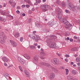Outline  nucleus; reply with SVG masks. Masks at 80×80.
Masks as SVG:
<instances>
[{
  "label": "nucleus",
  "mask_w": 80,
  "mask_h": 80,
  "mask_svg": "<svg viewBox=\"0 0 80 80\" xmlns=\"http://www.w3.org/2000/svg\"><path fill=\"white\" fill-rule=\"evenodd\" d=\"M30 48L31 49H34V48H35V47L34 46H30Z\"/></svg>",
  "instance_id": "32"
},
{
  "label": "nucleus",
  "mask_w": 80,
  "mask_h": 80,
  "mask_svg": "<svg viewBox=\"0 0 80 80\" xmlns=\"http://www.w3.org/2000/svg\"><path fill=\"white\" fill-rule=\"evenodd\" d=\"M55 74L52 72L50 74V76H49V78L50 80H53V78H55Z\"/></svg>",
  "instance_id": "10"
},
{
  "label": "nucleus",
  "mask_w": 80,
  "mask_h": 80,
  "mask_svg": "<svg viewBox=\"0 0 80 80\" xmlns=\"http://www.w3.org/2000/svg\"><path fill=\"white\" fill-rule=\"evenodd\" d=\"M70 38H69V37H68L67 38V40H69Z\"/></svg>",
  "instance_id": "63"
},
{
  "label": "nucleus",
  "mask_w": 80,
  "mask_h": 80,
  "mask_svg": "<svg viewBox=\"0 0 80 80\" xmlns=\"http://www.w3.org/2000/svg\"><path fill=\"white\" fill-rule=\"evenodd\" d=\"M65 35L66 37H67V36H68V33L67 32H65Z\"/></svg>",
  "instance_id": "39"
},
{
  "label": "nucleus",
  "mask_w": 80,
  "mask_h": 80,
  "mask_svg": "<svg viewBox=\"0 0 80 80\" xmlns=\"http://www.w3.org/2000/svg\"><path fill=\"white\" fill-rule=\"evenodd\" d=\"M66 70V75H67L68 74V72H69V71L68 69H65Z\"/></svg>",
  "instance_id": "26"
},
{
  "label": "nucleus",
  "mask_w": 80,
  "mask_h": 80,
  "mask_svg": "<svg viewBox=\"0 0 80 80\" xmlns=\"http://www.w3.org/2000/svg\"><path fill=\"white\" fill-rule=\"evenodd\" d=\"M65 12H66V13H70V11H69V10H65Z\"/></svg>",
  "instance_id": "30"
},
{
  "label": "nucleus",
  "mask_w": 80,
  "mask_h": 80,
  "mask_svg": "<svg viewBox=\"0 0 80 80\" xmlns=\"http://www.w3.org/2000/svg\"><path fill=\"white\" fill-rule=\"evenodd\" d=\"M56 3L57 4H58V5H60V4L61 3V1L60 0H58L56 2Z\"/></svg>",
  "instance_id": "34"
},
{
  "label": "nucleus",
  "mask_w": 80,
  "mask_h": 80,
  "mask_svg": "<svg viewBox=\"0 0 80 80\" xmlns=\"http://www.w3.org/2000/svg\"><path fill=\"white\" fill-rule=\"evenodd\" d=\"M74 57H78V55L77 54H75V55H74Z\"/></svg>",
  "instance_id": "61"
},
{
  "label": "nucleus",
  "mask_w": 80,
  "mask_h": 80,
  "mask_svg": "<svg viewBox=\"0 0 80 80\" xmlns=\"http://www.w3.org/2000/svg\"><path fill=\"white\" fill-rule=\"evenodd\" d=\"M40 58H41V59H44V58H45L44 57H42V56H40Z\"/></svg>",
  "instance_id": "42"
},
{
  "label": "nucleus",
  "mask_w": 80,
  "mask_h": 80,
  "mask_svg": "<svg viewBox=\"0 0 80 80\" xmlns=\"http://www.w3.org/2000/svg\"><path fill=\"white\" fill-rule=\"evenodd\" d=\"M26 7L27 8H28L30 7V5L27 4L26 5Z\"/></svg>",
  "instance_id": "43"
},
{
  "label": "nucleus",
  "mask_w": 80,
  "mask_h": 80,
  "mask_svg": "<svg viewBox=\"0 0 80 80\" xmlns=\"http://www.w3.org/2000/svg\"><path fill=\"white\" fill-rule=\"evenodd\" d=\"M67 20H66L65 19H63L62 20V23H63L64 24V23H65L66 22H67Z\"/></svg>",
  "instance_id": "23"
},
{
  "label": "nucleus",
  "mask_w": 80,
  "mask_h": 80,
  "mask_svg": "<svg viewBox=\"0 0 80 80\" xmlns=\"http://www.w3.org/2000/svg\"><path fill=\"white\" fill-rule=\"evenodd\" d=\"M16 38H18L19 37V33L17 32L14 35Z\"/></svg>",
  "instance_id": "22"
},
{
  "label": "nucleus",
  "mask_w": 80,
  "mask_h": 80,
  "mask_svg": "<svg viewBox=\"0 0 80 80\" xmlns=\"http://www.w3.org/2000/svg\"><path fill=\"white\" fill-rule=\"evenodd\" d=\"M24 2H26V3H28L29 4H30L31 3V2L30 0H24Z\"/></svg>",
  "instance_id": "21"
},
{
  "label": "nucleus",
  "mask_w": 80,
  "mask_h": 80,
  "mask_svg": "<svg viewBox=\"0 0 80 80\" xmlns=\"http://www.w3.org/2000/svg\"><path fill=\"white\" fill-rule=\"evenodd\" d=\"M57 54L58 55V57H61L62 56V54H59L58 53H57Z\"/></svg>",
  "instance_id": "38"
},
{
  "label": "nucleus",
  "mask_w": 80,
  "mask_h": 80,
  "mask_svg": "<svg viewBox=\"0 0 80 80\" xmlns=\"http://www.w3.org/2000/svg\"><path fill=\"white\" fill-rule=\"evenodd\" d=\"M33 34H35V33H37V32H36V31H34L33 32Z\"/></svg>",
  "instance_id": "59"
},
{
  "label": "nucleus",
  "mask_w": 80,
  "mask_h": 80,
  "mask_svg": "<svg viewBox=\"0 0 80 80\" xmlns=\"http://www.w3.org/2000/svg\"><path fill=\"white\" fill-rule=\"evenodd\" d=\"M2 22H4L6 21V19H5V18L3 19V20L2 19Z\"/></svg>",
  "instance_id": "49"
},
{
  "label": "nucleus",
  "mask_w": 80,
  "mask_h": 80,
  "mask_svg": "<svg viewBox=\"0 0 80 80\" xmlns=\"http://www.w3.org/2000/svg\"><path fill=\"white\" fill-rule=\"evenodd\" d=\"M3 7H6V4L5 3H3Z\"/></svg>",
  "instance_id": "57"
},
{
  "label": "nucleus",
  "mask_w": 80,
  "mask_h": 80,
  "mask_svg": "<svg viewBox=\"0 0 80 80\" xmlns=\"http://www.w3.org/2000/svg\"><path fill=\"white\" fill-rule=\"evenodd\" d=\"M4 65L6 67L7 65V63H4Z\"/></svg>",
  "instance_id": "60"
},
{
  "label": "nucleus",
  "mask_w": 80,
  "mask_h": 80,
  "mask_svg": "<svg viewBox=\"0 0 80 80\" xmlns=\"http://www.w3.org/2000/svg\"><path fill=\"white\" fill-rule=\"evenodd\" d=\"M48 25L49 27H52L53 26V24L51 22L48 23Z\"/></svg>",
  "instance_id": "27"
},
{
  "label": "nucleus",
  "mask_w": 80,
  "mask_h": 80,
  "mask_svg": "<svg viewBox=\"0 0 80 80\" xmlns=\"http://www.w3.org/2000/svg\"><path fill=\"white\" fill-rule=\"evenodd\" d=\"M8 3H10V5H12V4H13V1H12V0H10L8 1Z\"/></svg>",
  "instance_id": "33"
},
{
  "label": "nucleus",
  "mask_w": 80,
  "mask_h": 80,
  "mask_svg": "<svg viewBox=\"0 0 80 80\" xmlns=\"http://www.w3.org/2000/svg\"><path fill=\"white\" fill-rule=\"evenodd\" d=\"M0 39L1 40L0 42L2 44H3L5 43L7 36L4 35V33L2 32H0Z\"/></svg>",
  "instance_id": "3"
},
{
  "label": "nucleus",
  "mask_w": 80,
  "mask_h": 80,
  "mask_svg": "<svg viewBox=\"0 0 80 80\" xmlns=\"http://www.w3.org/2000/svg\"><path fill=\"white\" fill-rule=\"evenodd\" d=\"M23 57H24L26 58V59H28L29 58H30V56H29V55H27V54H24L23 55Z\"/></svg>",
  "instance_id": "16"
},
{
  "label": "nucleus",
  "mask_w": 80,
  "mask_h": 80,
  "mask_svg": "<svg viewBox=\"0 0 80 80\" xmlns=\"http://www.w3.org/2000/svg\"><path fill=\"white\" fill-rule=\"evenodd\" d=\"M24 73L26 75V77H30V73L28 72L27 70L24 71Z\"/></svg>",
  "instance_id": "13"
},
{
  "label": "nucleus",
  "mask_w": 80,
  "mask_h": 80,
  "mask_svg": "<svg viewBox=\"0 0 80 80\" xmlns=\"http://www.w3.org/2000/svg\"><path fill=\"white\" fill-rule=\"evenodd\" d=\"M72 73L73 75H75L78 74V72L76 70H73L72 71Z\"/></svg>",
  "instance_id": "18"
},
{
  "label": "nucleus",
  "mask_w": 80,
  "mask_h": 80,
  "mask_svg": "<svg viewBox=\"0 0 80 80\" xmlns=\"http://www.w3.org/2000/svg\"><path fill=\"white\" fill-rule=\"evenodd\" d=\"M38 5V3L36 2H35L34 3V5Z\"/></svg>",
  "instance_id": "52"
},
{
  "label": "nucleus",
  "mask_w": 80,
  "mask_h": 80,
  "mask_svg": "<svg viewBox=\"0 0 80 80\" xmlns=\"http://www.w3.org/2000/svg\"><path fill=\"white\" fill-rule=\"evenodd\" d=\"M4 76L6 78L7 80H8V78H7L8 76V74L7 73H5L4 74Z\"/></svg>",
  "instance_id": "20"
},
{
  "label": "nucleus",
  "mask_w": 80,
  "mask_h": 80,
  "mask_svg": "<svg viewBox=\"0 0 80 80\" xmlns=\"http://www.w3.org/2000/svg\"><path fill=\"white\" fill-rule=\"evenodd\" d=\"M20 42H22L23 41V38L21 37L20 39Z\"/></svg>",
  "instance_id": "47"
},
{
  "label": "nucleus",
  "mask_w": 80,
  "mask_h": 80,
  "mask_svg": "<svg viewBox=\"0 0 80 80\" xmlns=\"http://www.w3.org/2000/svg\"><path fill=\"white\" fill-rule=\"evenodd\" d=\"M64 24L66 25L65 27L66 28L67 30H70L72 29V27H72V25L71 24H70L68 21H67L65 23H64Z\"/></svg>",
  "instance_id": "5"
},
{
  "label": "nucleus",
  "mask_w": 80,
  "mask_h": 80,
  "mask_svg": "<svg viewBox=\"0 0 80 80\" xmlns=\"http://www.w3.org/2000/svg\"><path fill=\"white\" fill-rule=\"evenodd\" d=\"M62 7H65V3L64 2H62Z\"/></svg>",
  "instance_id": "31"
},
{
  "label": "nucleus",
  "mask_w": 80,
  "mask_h": 80,
  "mask_svg": "<svg viewBox=\"0 0 80 80\" xmlns=\"http://www.w3.org/2000/svg\"><path fill=\"white\" fill-rule=\"evenodd\" d=\"M31 38L33 40H35V35L34 36H32V38Z\"/></svg>",
  "instance_id": "35"
},
{
  "label": "nucleus",
  "mask_w": 80,
  "mask_h": 80,
  "mask_svg": "<svg viewBox=\"0 0 80 80\" xmlns=\"http://www.w3.org/2000/svg\"><path fill=\"white\" fill-rule=\"evenodd\" d=\"M2 60L4 62H7L8 61V58L4 57H2Z\"/></svg>",
  "instance_id": "17"
},
{
  "label": "nucleus",
  "mask_w": 80,
  "mask_h": 80,
  "mask_svg": "<svg viewBox=\"0 0 80 80\" xmlns=\"http://www.w3.org/2000/svg\"><path fill=\"white\" fill-rule=\"evenodd\" d=\"M26 6L24 4L22 5V8H25V7Z\"/></svg>",
  "instance_id": "45"
},
{
  "label": "nucleus",
  "mask_w": 80,
  "mask_h": 80,
  "mask_svg": "<svg viewBox=\"0 0 80 80\" xmlns=\"http://www.w3.org/2000/svg\"><path fill=\"white\" fill-rule=\"evenodd\" d=\"M77 65L78 66H80V62H78L77 63Z\"/></svg>",
  "instance_id": "62"
},
{
  "label": "nucleus",
  "mask_w": 80,
  "mask_h": 80,
  "mask_svg": "<svg viewBox=\"0 0 80 80\" xmlns=\"http://www.w3.org/2000/svg\"><path fill=\"white\" fill-rule=\"evenodd\" d=\"M40 40V37H39L38 36H37L35 35V42H38V40Z\"/></svg>",
  "instance_id": "15"
},
{
  "label": "nucleus",
  "mask_w": 80,
  "mask_h": 80,
  "mask_svg": "<svg viewBox=\"0 0 80 80\" xmlns=\"http://www.w3.org/2000/svg\"><path fill=\"white\" fill-rule=\"evenodd\" d=\"M66 6L68 8H69L70 10H72V11H74L75 10L79 9V8L78 6L75 5L71 3H67Z\"/></svg>",
  "instance_id": "1"
},
{
  "label": "nucleus",
  "mask_w": 80,
  "mask_h": 80,
  "mask_svg": "<svg viewBox=\"0 0 80 80\" xmlns=\"http://www.w3.org/2000/svg\"><path fill=\"white\" fill-rule=\"evenodd\" d=\"M28 13H29V14H31V13H32V11H28Z\"/></svg>",
  "instance_id": "44"
},
{
  "label": "nucleus",
  "mask_w": 80,
  "mask_h": 80,
  "mask_svg": "<svg viewBox=\"0 0 80 80\" xmlns=\"http://www.w3.org/2000/svg\"><path fill=\"white\" fill-rule=\"evenodd\" d=\"M41 64L42 65H43V66H46L47 67H49V66H50V65L49 63H46L44 62H41Z\"/></svg>",
  "instance_id": "12"
},
{
  "label": "nucleus",
  "mask_w": 80,
  "mask_h": 80,
  "mask_svg": "<svg viewBox=\"0 0 80 80\" xmlns=\"http://www.w3.org/2000/svg\"><path fill=\"white\" fill-rule=\"evenodd\" d=\"M6 13H7V14H9V13H10V12L9 11H8L7 12H5Z\"/></svg>",
  "instance_id": "50"
},
{
  "label": "nucleus",
  "mask_w": 80,
  "mask_h": 80,
  "mask_svg": "<svg viewBox=\"0 0 80 80\" xmlns=\"http://www.w3.org/2000/svg\"><path fill=\"white\" fill-rule=\"evenodd\" d=\"M13 4H12V5H14V6H15L16 5V3L15 2H13Z\"/></svg>",
  "instance_id": "54"
},
{
  "label": "nucleus",
  "mask_w": 80,
  "mask_h": 80,
  "mask_svg": "<svg viewBox=\"0 0 80 80\" xmlns=\"http://www.w3.org/2000/svg\"><path fill=\"white\" fill-rule=\"evenodd\" d=\"M77 50L76 48H74L71 49L72 51H76Z\"/></svg>",
  "instance_id": "29"
},
{
  "label": "nucleus",
  "mask_w": 80,
  "mask_h": 80,
  "mask_svg": "<svg viewBox=\"0 0 80 80\" xmlns=\"http://www.w3.org/2000/svg\"><path fill=\"white\" fill-rule=\"evenodd\" d=\"M50 7L47 5H42L41 6V8L42 10V11L43 12H45L46 11H47L48 10L50 9Z\"/></svg>",
  "instance_id": "4"
},
{
  "label": "nucleus",
  "mask_w": 80,
  "mask_h": 80,
  "mask_svg": "<svg viewBox=\"0 0 80 80\" xmlns=\"http://www.w3.org/2000/svg\"><path fill=\"white\" fill-rule=\"evenodd\" d=\"M33 35H29V37H30L31 38H32V37Z\"/></svg>",
  "instance_id": "53"
},
{
  "label": "nucleus",
  "mask_w": 80,
  "mask_h": 80,
  "mask_svg": "<svg viewBox=\"0 0 80 80\" xmlns=\"http://www.w3.org/2000/svg\"><path fill=\"white\" fill-rule=\"evenodd\" d=\"M69 57H70V56L69 55H68V54H66L65 55V57L66 58Z\"/></svg>",
  "instance_id": "46"
},
{
  "label": "nucleus",
  "mask_w": 80,
  "mask_h": 80,
  "mask_svg": "<svg viewBox=\"0 0 80 80\" xmlns=\"http://www.w3.org/2000/svg\"><path fill=\"white\" fill-rule=\"evenodd\" d=\"M20 8H21L19 6H18L17 8V10H20Z\"/></svg>",
  "instance_id": "41"
},
{
  "label": "nucleus",
  "mask_w": 80,
  "mask_h": 80,
  "mask_svg": "<svg viewBox=\"0 0 80 80\" xmlns=\"http://www.w3.org/2000/svg\"><path fill=\"white\" fill-rule=\"evenodd\" d=\"M51 62L55 65H58L59 63V59L57 58H54L51 60Z\"/></svg>",
  "instance_id": "6"
},
{
  "label": "nucleus",
  "mask_w": 80,
  "mask_h": 80,
  "mask_svg": "<svg viewBox=\"0 0 80 80\" xmlns=\"http://www.w3.org/2000/svg\"><path fill=\"white\" fill-rule=\"evenodd\" d=\"M16 12L17 13L19 14V13H20V11H19V10H17L16 11Z\"/></svg>",
  "instance_id": "48"
},
{
  "label": "nucleus",
  "mask_w": 80,
  "mask_h": 80,
  "mask_svg": "<svg viewBox=\"0 0 80 80\" xmlns=\"http://www.w3.org/2000/svg\"><path fill=\"white\" fill-rule=\"evenodd\" d=\"M36 2H37L38 3H39L41 2V1L40 0H36Z\"/></svg>",
  "instance_id": "36"
},
{
  "label": "nucleus",
  "mask_w": 80,
  "mask_h": 80,
  "mask_svg": "<svg viewBox=\"0 0 80 80\" xmlns=\"http://www.w3.org/2000/svg\"><path fill=\"white\" fill-rule=\"evenodd\" d=\"M44 55H45V54L44 52H41L40 56H44Z\"/></svg>",
  "instance_id": "25"
},
{
  "label": "nucleus",
  "mask_w": 80,
  "mask_h": 80,
  "mask_svg": "<svg viewBox=\"0 0 80 80\" xmlns=\"http://www.w3.org/2000/svg\"><path fill=\"white\" fill-rule=\"evenodd\" d=\"M74 80H78V79L77 78H74Z\"/></svg>",
  "instance_id": "64"
},
{
  "label": "nucleus",
  "mask_w": 80,
  "mask_h": 80,
  "mask_svg": "<svg viewBox=\"0 0 80 80\" xmlns=\"http://www.w3.org/2000/svg\"><path fill=\"white\" fill-rule=\"evenodd\" d=\"M0 12L1 14H2V15L4 14V13H3V11L2 10L0 11Z\"/></svg>",
  "instance_id": "40"
},
{
  "label": "nucleus",
  "mask_w": 80,
  "mask_h": 80,
  "mask_svg": "<svg viewBox=\"0 0 80 80\" xmlns=\"http://www.w3.org/2000/svg\"><path fill=\"white\" fill-rule=\"evenodd\" d=\"M73 38L74 39H76V40H78V38L76 36H74L73 37Z\"/></svg>",
  "instance_id": "37"
},
{
  "label": "nucleus",
  "mask_w": 80,
  "mask_h": 80,
  "mask_svg": "<svg viewBox=\"0 0 80 80\" xmlns=\"http://www.w3.org/2000/svg\"><path fill=\"white\" fill-rule=\"evenodd\" d=\"M38 57L37 56H35L33 59V62L35 64H37L38 63Z\"/></svg>",
  "instance_id": "9"
},
{
  "label": "nucleus",
  "mask_w": 80,
  "mask_h": 80,
  "mask_svg": "<svg viewBox=\"0 0 80 80\" xmlns=\"http://www.w3.org/2000/svg\"><path fill=\"white\" fill-rule=\"evenodd\" d=\"M36 27H42V26H40V23H37V22H36Z\"/></svg>",
  "instance_id": "19"
},
{
  "label": "nucleus",
  "mask_w": 80,
  "mask_h": 80,
  "mask_svg": "<svg viewBox=\"0 0 80 80\" xmlns=\"http://www.w3.org/2000/svg\"><path fill=\"white\" fill-rule=\"evenodd\" d=\"M52 39H48L46 40V42L48 45H50V47H52V48H58V45L55 43H53L52 44V41H51Z\"/></svg>",
  "instance_id": "2"
},
{
  "label": "nucleus",
  "mask_w": 80,
  "mask_h": 80,
  "mask_svg": "<svg viewBox=\"0 0 80 80\" xmlns=\"http://www.w3.org/2000/svg\"><path fill=\"white\" fill-rule=\"evenodd\" d=\"M76 61L77 62H80V58L78 57L77 58H76Z\"/></svg>",
  "instance_id": "28"
},
{
  "label": "nucleus",
  "mask_w": 80,
  "mask_h": 80,
  "mask_svg": "<svg viewBox=\"0 0 80 80\" xmlns=\"http://www.w3.org/2000/svg\"><path fill=\"white\" fill-rule=\"evenodd\" d=\"M10 42L12 44V45L14 47H17V43L13 41H11L10 40Z\"/></svg>",
  "instance_id": "11"
},
{
  "label": "nucleus",
  "mask_w": 80,
  "mask_h": 80,
  "mask_svg": "<svg viewBox=\"0 0 80 80\" xmlns=\"http://www.w3.org/2000/svg\"><path fill=\"white\" fill-rule=\"evenodd\" d=\"M70 42H73V39L71 38L69 39Z\"/></svg>",
  "instance_id": "55"
},
{
  "label": "nucleus",
  "mask_w": 80,
  "mask_h": 80,
  "mask_svg": "<svg viewBox=\"0 0 80 80\" xmlns=\"http://www.w3.org/2000/svg\"><path fill=\"white\" fill-rule=\"evenodd\" d=\"M50 38H52V39H55L56 38V36L54 35H52L51 37Z\"/></svg>",
  "instance_id": "24"
},
{
  "label": "nucleus",
  "mask_w": 80,
  "mask_h": 80,
  "mask_svg": "<svg viewBox=\"0 0 80 80\" xmlns=\"http://www.w3.org/2000/svg\"><path fill=\"white\" fill-rule=\"evenodd\" d=\"M34 45H35V47H37V45H38V44H37V43H35V44H34Z\"/></svg>",
  "instance_id": "56"
},
{
  "label": "nucleus",
  "mask_w": 80,
  "mask_h": 80,
  "mask_svg": "<svg viewBox=\"0 0 80 80\" xmlns=\"http://www.w3.org/2000/svg\"><path fill=\"white\" fill-rule=\"evenodd\" d=\"M22 15L23 17H25V16L26 15L25 13H22Z\"/></svg>",
  "instance_id": "58"
},
{
  "label": "nucleus",
  "mask_w": 80,
  "mask_h": 80,
  "mask_svg": "<svg viewBox=\"0 0 80 80\" xmlns=\"http://www.w3.org/2000/svg\"><path fill=\"white\" fill-rule=\"evenodd\" d=\"M64 60H65V62H68V59H67V58L65 59Z\"/></svg>",
  "instance_id": "51"
},
{
  "label": "nucleus",
  "mask_w": 80,
  "mask_h": 80,
  "mask_svg": "<svg viewBox=\"0 0 80 80\" xmlns=\"http://www.w3.org/2000/svg\"><path fill=\"white\" fill-rule=\"evenodd\" d=\"M18 61H19V62L21 63V64H22V66L24 67H25V66L23 64L25 63V60H23V58H22L21 57H18Z\"/></svg>",
  "instance_id": "7"
},
{
  "label": "nucleus",
  "mask_w": 80,
  "mask_h": 80,
  "mask_svg": "<svg viewBox=\"0 0 80 80\" xmlns=\"http://www.w3.org/2000/svg\"><path fill=\"white\" fill-rule=\"evenodd\" d=\"M67 79L68 80H74V77L71 76H69L67 77Z\"/></svg>",
  "instance_id": "14"
},
{
  "label": "nucleus",
  "mask_w": 80,
  "mask_h": 80,
  "mask_svg": "<svg viewBox=\"0 0 80 80\" xmlns=\"http://www.w3.org/2000/svg\"><path fill=\"white\" fill-rule=\"evenodd\" d=\"M59 10L58 11V18L59 20H60L61 18H62V10L59 9Z\"/></svg>",
  "instance_id": "8"
}]
</instances>
